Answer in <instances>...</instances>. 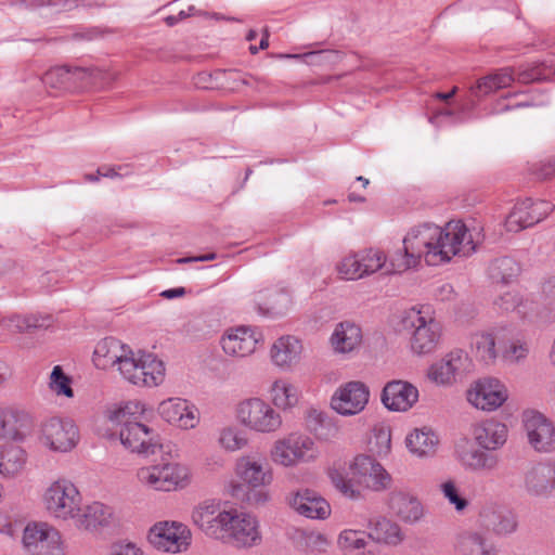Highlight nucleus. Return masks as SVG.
<instances>
[{"label": "nucleus", "mask_w": 555, "mask_h": 555, "mask_svg": "<svg viewBox=\"0 0 555 555\" xmlns=\"http://www.w3.org/2000/svg\"><path fill=\"white\" fill-rule=\"evenodd\" d=\"M22 544L27 555H66L67 546L59 530L46 522H30L23 531Z\"/></svg>", "instance_id": "8"}, {"label": "nucleus", "mask_w": 555, "mask_h": 555, "mask_svg": "<svg viewBox=\"0 0 555 555\" xmlns=\"http://www.w3.org/2000/svg\"><path fill=\"white\" fill-rule=\"evenodd\" d=\"M529 348L525 343H512L503 352V359L516 363L528 356Z\"/></svg>", "instance_id": "56"}, {"label": "nucleus", "mask_w": 555, "mask_h": 555, "mask_svg": "<svg viewBox=\"0 0 555 555\" xmlns=\"http://www.w3.org/2000/svg\"><path fill=\"white\" fill-rule=\"evenodd\" d=\"M528 443L539 453L555 451V426L547 417L537 411H526L522 415Z\"/></svg>", "instance_id": "15"}, {"label": "nucleus", "mask_w": 555, "mask_h": 555, "mask_svg": "<svg viewBox=\"0 0 555 555\" xmlns=\"http://www.w3.org/2000/svg\"><path fill=\"white\" fill-rule=\"evenodd\" d=\"M529 170L539 180L551 179L555 175V156H546L531 164Z\"/></svg>", "instance_id": "53"}, {"label": "nucleus", "mask_w": 555, "mask_h": 555, "mask_svg": "<svg viewBox=\"0 0 555 555\" xmlns=\"http://www.w3.org/2000/svg\"><path fill=\"white\" fill-rule=\"evenodd\" d=\"M219 442L224 449L236 451L245 447L247 440L241 430L234 427H228L221 430Z\"/></svg>", "instance_id": "48"}, {"label": "nucleus", "mask_w": 555, "mask_h": 555, "mask_svg": "<svg viewBox=\"0 0 555 555\" xmlns=\"http://www.w3.org/2000/svg\"><path fill=\"white\" fill-rule=\"evenodd\" d=\"M240 478L253 489L264 487L272 481L269 464L264 460L242 457L236 465Z\"/></svg>", "instance_id": "29"}, {"label": "nucleus", "mask_w": 555, "mask_h": 555, "mask_svg": "<svg viewBox=\"0 0 555 555\" xmlns=\"http://www.w3.org/2000/svg\"><path fill=\"white\" fill-rule=\"evenodd\" d=\"M361 268L364 274L369 275L382 269L386 263V256L383 251L376 249H369L360 254Z\"/></svg>", "instance_id": "49"}, {"label": "nucleus", "mask_w": 555, "mask_h": 555, "mask_svg": "<svg viewBox=\"0 0 555 555\" xmlns=\"http://www.w3.org/2000/svg\"><path fill=\"white\" fill-rule=\"evenodd\" d=\"M271 400L275 406L281 409H289L298 402L297 388L286 380H275L270 390Z\"/></svg>", "instance_id": "41"}, {"label": "nucleus", "mask_w": 555, "mask_h": 555, "mask_svg": "<svg viewBox=\"0 0 555 555\" xmlns=\"http://www.w3.org/2000/svg\"><path fill=\"white\" fill-rule=\"evenodd\" d=\"M237 418L243 425L258 433H273L282 425L281 415L259 398L241 402L237 406Z\"/></svg>", "instance_id": "10"}, {"label": "nucleus", "mask_w": 555, "mask_h": 555, "mask_svg": "<svg viewBox=\"0 0 555 555\" xmlns=\"http://www.w3.org/2000/svg\"><path fill=\"white\" fill-rule=\"evenodd\" d=\"M543 293L555 301V276L547 279L542 285Z\"/></svg>", "instance_id": "62"}, {"label": "nucleus", "mask_w": 555, "mask_h": 555, "mask_svg": "<svg viewBox=\"0 0 555 555\" xmlns=\"http://www.w3.org/2000/svg\"><path fill=\"white\" fill-rule=\"evenodd\" d=\"M418 400V389L409 382H388L382 391V402L390 411L405 412Z\"/></svg>", "instance_id": "23"}, {"label": "nucleus", "mask_w": 555, "mask_h": 555, "mask_svg": "<svg viewBox=\"0 0 555 555\" xmlns=\"http://www.w3.org/2000/svg\"><path fill=\"white\" fill-rule=\"evenodd\" d=\"M27 8H52L55 12L70 11L77 8V0H24Z\"/></svg>", "instance_id": "52"}, {"label": "nucleus", "mask_w": 555, "mask_h": 555, "mask_svg": "<svg viewBox=\"0 0 555 555\" xmlns=\"http://www.w3.org/2000/svg\"><path fill=\"white\" fill-rule=\"evenodd\" d=\"M531 205V198H526L519 203H516L513 210L508 214L505 219V228L508 232H519L526 228L531 227L529 224V207Z\"/></svg>", "instance_id": "43"}, {"label": "nucleus", "mask_w": 555, "mask_h": 555, "mask_svg": "<svg viewBox=\"0 0 555 555\" xmlns=\"http://www.w3.org/2000/svg\"><path fill=\"white\" fill-rule=\"evenodd\" d=\"M254 301L257 312L269 318L285 315L292 307V296L282 287L261 289L256 293Z\"/></svg>", "instance_id": "24"}, {"label": "nucleus", "mask_w": 555, "mask_h": 555, "mask_svg": "<svg viewBox=\"0 0 555 555\" xmlns=\"http://www.w3.org/2000/svg\"><path fill=\"white\" fill-rule=\"evenodd\" d=\"M554 73L555 67L552 63L534 64L518 72L516 77L509 67H505L480 78L477 81V85L472 88V93L477 98H481L500 89L509 87L515 80L520 83L542 81L551 78Z\"/></svg>", "instance_id": "4"}, {"label": "nucleus", "mask_w": 555, "mask_h": 555, "mask_svg": "<svg viewBox=\"0 0 555 555\" xmlns=\"http://www.w3.org/2000/svg\"><path fill=\"white\" fill-rule=\"evenodd\" d=\"M507 399L505 386L496 378H483L475 383L467 391V400L475 408L483 411H494Z\"/></svg>", "instance_id": "18"}, {"label": "nucleus", "mask_w": 555, "mask_h": 555, "mask_svg": "<svg viewBox=\"0 0 555 555\" xmlns=\"http://www.w3.org/2000/svg\"><path fill=\"white\" fill-rule=\"evenodd\" d=\"M42 500L51 517L69 520L77 517L82 496L73 481L59 478L44 490Z\"/></svg>", "instance_id": "6"}, {"label": "nucleus", "mask_w": 555, "mask_h": 555, "mask_svg": "<svg viewBox=\"0 0 555 555\" xmlns=\"http://www.w3.org/2000/svg\"><path fill=\"white\" fill-rule=\"evenodd\" d=\"M220 521L222 530L219 538L233 546L251 547L261 542L259 522L255 516L246 512L230 509V513L224 514Z\"/></svg>", "instance_id": "7"}, {"label": "nucleus", "mask_w": 555, "mask_h": 555, "mask_svg": "<svg viewBox=\"0 0 555 555\" xmlns=\"http://www.w3.org/2000/svg\"><path fill=\"white\" fill-rule=\"evenodd\" d=\"M472 350L476 358L485 364H491L496 359L495 337L492 333H476L470 338Z\"/></svg>", "instance_id": "39"}, {"label": "nucleus", "mask_w": 555, "mask_h": 555, "mask_svg": "<svg viewBox=\"0 0 555 555\" xmlns=\"http://www.w3.org/2000/svg\"><path fill=\"white\" fill-rule=\"evenodd\" d=\"M72 65H60L43 75V82L52 87H62L70 82Z\"/></svg>", "instance_id": "50"}, {"label": "nucleus", "mask_w": 555, "mask_h": 555, "mask_svg": "<svg viewBox=\"0 0 555 555\" xmlns=\"http://www.w3.org/2000/svg\"><path fill=\"white\" fill-rule=\"evenodd\" d=\"M481 517L486 527L500 535L509 534L517 528L515 515L505 507L485 509L481 513Z\"/></svg>", "instance_id": "35"}, {"label": "nucleus", "mask_w": 555, "mask_h": 555, "mask_svg": "<svg viewBox=\"0 0 555 555\" xmlns=\"http://www.w3.org/2000/svg\"><path fill=\"white\" fill-rule=\"evenodd\" d=\"M494 305L504 312L515 311L521 319L530 318L537 310V305L528 299H522L516 291H509L495 299Z\"/></svg>", "instance_id": "37"}, {"label": "nucleus", "mask_w": 555, "mask_h": 555, "mask_svg": "<svg viewBox=\"0 0 555 555\" xmlns=\"http://www.w3.org/2000/svg\"><path fill=\"white\" fill-rule=\"evenodd\" d=\"M112 555H143V552L134 544L127 543L116 545L112 552Z\"/></svg>", "instance_id": "59"}, {"label": "nucleus", "mask_w": 555, "mask_h": 555, "mask_svg": "<svg viewBox=\"0 0 555 555\" xmlns=\"http://www.w3.org/2000/svg\"><path fill=\"white\" fill-rule=\"evenodd\" d=\"M27 463L26 451L18 446H0V475L15 478L23 474Z\"/></svg>", "instance_id": "32"}, {"label": "nucleus", "mask_w": 555, "mask_h": 555, "mask_svg": "<svg viewBox=\"0 0 555 555\" xmlns=\"http://www.w3.org/2000/svg\"><path fill=\"white\" fill-rule=\"evenodd\" d=\"M370 389L360 380H351L340 385L331 398V408L343 416L361 413L369 403Z\"/></svg>", "instance_id": "14"}, {"label": "nucleus", "mask_w": 555, "mask_h": 555, "mask_svg": "<svg viewBox=\"0 0 555 555\" xmlns=\"http://www.w3.org/2000/svg\"><path fill=\"white\" fill-rule=\"evenodd\" d=\"M268 499H269L268 493L266 491H263L262 489L253 490L248 494V501L251 503H255V504H263L268 501Z\"/></svg>", "instance_id": "60"}, {"label": "nucleus", "mask_w": 555, "mask_h": 555, "mask_svg": "<svg viewBox=\"0 0 555 555\" xmlns=\"http://www.w3.org/2000/svg\"><path fill=\"white\" fill-rule=\"evenodd\" d=\"M367 533L360 530H343L337 540L339 548L349 555H359L367 545Z\"/></svg>", "instance_id": "42"}, {"label": "nucleus", "mask_w": 555, "mask_h": 555, "mask_svg": "<svg viewBox=\"0 0 555 555\" xmlns=\"http://www.w3.org/2000/svg\"><path fill=\"white\" fill-rule=\"evenodd\" d=\"M146 409L140 401H129L119 408L115 413L113 420L117 425H124L126 422L145 421Z\"/></svg>", "instance_id": "44"}, {"label": "nucleus", "mask_w": 555, "mask_h": 555, "mask_svg": "<svg viewBox=\"0 0 555 555\" xmlns=\"http://www.w3.org/2000/svg\"><path fill=\"white\" fill-rule=\"evenodd\" d=\"M438 442L439 440L437 435L427 427H423L421 429L416 428L405 438L409 451L418 457L434 455Z\"/></svg>", "instance_id": "34"}, {"label": "nucleus", "mask_w": 555, "mask_h": 555, "mask_svg": "<svg viewBox=\"0 0 555 555\" xmlns=\"http://www.w3.org/2000/svg\"><path fill=\"white\" fill-rule=\"evenodd\" d=\"M119 426L121 444L131 452L143 456L156 454L162 449L160 437L154 428L149 427L144 421L126 422Z\"/></svg>", "instance_id": "11"}, {"label": "nucleus", "mask_w": 555, "mask_h": 555, "mask_svg": "<svg viewBox=\"0 0 555 555\" xmlns=\"http://www.w3.org/2000/svg\"><path fill=\"white\" fill-rule=\"evenodd\" d=\"M300 537L306 548L311 552L324 553L330 545L327 537L321 532L301 531Z\"/></svg>", "instance_id": "51"}, {"label": "nucleus", "mask_w": 555, "mask_h": 555, "mask_svg": "<svg viewBox=\"0 0 555 555\" xmlns=\"http://www.w3.org/2000/svg\"><path fill=\"white\" fill-rule=\"evenodd\" d=\"M390 513L406 525H414L424 517L421 500L411 491L395 489L388 495Z\"/></svg>", "instance_id": "20"}, {"label": "nucleus", "mask_w": 555, "mask_h": 555, "mask_svg": "<svg viewBox=\"0 0 555 555\" xmlns=\"http://www.w3.org/2000/svg\"><path fill=\"white\" fill-rule=\"evenodd\" d=\"M230 511H221L216 500L199 503L192 512V520L207 535L219 538L222 530L221 517Z\"/></svg>", "instance_id": "28"}, {"label": "nucleus", "mask_w": 555, "mask_h": 555, "mask_svg": "<svg viewBox=\"0 0 555 555\" xmlns=\"http://www.w3.org/2000/svg\"><path fill=\"white\" fill-rule=\"evenodd\" d=\"M102 73L93 67L72 66L70 82L94 83Z\"/></svg>", "instance_id": "54"}, {"label": "nucleus", "mask_w": 555, "mask_h": 555, "mask_svg": "<svg viewBox=\"0 0 555 555\" xmlns=\"http://www.w3.org/2000/svg\"><path fill=\"white\" fill-rule=\"evenodd\" d=\"M360 254L349 255L337 264V272L343 280L353 281L363 278Z\"/></svg>", "instance_id": "45"}, {"label": "nucleus", "mask_w": 555, "mask_h": 555, "mask_svg": "<svg viewBox=\"0 0 555 555\" xmlns=\"http://www.w3.org/2000/svg\"><path fill=\"white\" fill-rule=\"evenodd\" d=\"M462 465L473 472L494 470L499 465V457L483 449H472L460 453Z\"/></svg>", "instance_id": "38"}, {"label": "nucleus", "mask_w": 555, "mask_h": 555, "mask_svg": "<svg viewBox=\"0 0 555 555\" xmlns=\"http://www.w3.org/2000/svg\"><path fill=\"white\" fill-rule=\"evenodd\" d=\"M403 246L389 256V273H401L416 267L422 257L428 266L448 262L454 256L467 257L476 250L472 234L461 220H452L443 228L424 222L410 229Z\"/></svg>", "instance_id": "1"}, {"label": "nucleus", "mask_w": 555, "mask_h": 555, "mask_svg": "<svg viewBox=\"0 0 555 555\" xmlns=\"http://www.w3.org/2000/svg\"><path fill=\"white\" fill-rule=\"evenodd\" d=\"M92 361L101 370L117 365L121 376L137 386L154 387L164 379L165 367L160 360L151 353L135 354L128 346L113 337L104 338L96 344Z\"/></svg>", "instance_id": "2"}, {"label": "nucleus", "mask_w": 555, "mask_h": 555, "mask_svg": "<svg viewBox=\"0 0 555 555\" xmlns=\"http://www.w3.org/2000/svg\"><path fill=\"white\" fill-rule=\"evenodd\" d=\"M291 506L300 515L311 519H325L331 515V506L315 491L301 489L293 494Z\"/></svg>", "instance_id": "26"}, {"label": "nucleus", "mask_w": 555, "mask_h": 555, "mask_svg": "<svg viewBox=\"0 0 555 555\" xmlns=\"http://www.w3.org/2000/svg\"><path fill=\"white\" fill-rule=\"evenodd\" d=\"M461 555H488L483 538L478 533H465L460 538Z\"/></svg>", "instance_id": "47"}, {"label": "nucleus", "mask_w": 555, "mask_h": 555, "mask_svg": "<svg viewBox=\"0 0 555 555\" xmlns=\"http://www.w3.org/2000/svg\"><path fill=\"white\" fill-rule=\"evenodd\" d=\"M349 478L340 475L333 477L335 487L351 500L362 498V489L384 491L389 488L391 476L372 456L357 455L349 466Z\"/></svg>", "instance_id": "3"}, {"label": "nucleus", "mask_w": 555, "mask_h": 555, "mask_svg": "<svg viewBox=\"0 0 555 555\" xmlns=\"http://www.w3.org/2000/svg\"><path fill=\"white\" fill-rule=\"evenodd\" d=\"M472 436L481 449L496 451L506 443L508 429L496 420H487L474 425Z\"/></svg>", "instance_id": "27"}, {"label": "nucleus", "mask_w": 555, "mask_h": 555, "mask_svg": "<svg viewBox=\"0 0 555 555\" xmlns=\"http://www.w3.org/2000/svg\"><path fill=\"white\" fill-rule=\"evenodd\" d=\"M112 516L111 508L100 502H93L87 506L80 505L77 517H74L75 524L85 529L96 528L108 524Z\"/></svg>", "instance_id": "36"}, {"label": "nucleus", "mask_w": 555, "mask_h": 555, "mask_svg": "<svg viewBox=\"0 0 555 555\" xmlns=\"http://www.w3.org/2000/svg\"><path fill=\"white\" fill-rule=\"evenodd\" d=\"M468 365L467 353L461 349H455L430 366L428 377L436 384L450 385L467 371Z\"/></svg>", "instance_id": "21"}, {"label": "nucleus", "mask_w": 555, "mask_h": 555, "mask_svg": "<svg viewBox=\"0 0 555 555\" xmlns=\"http://www.w3.org/2000/svg\"><path fill=\"white\" fill-rule=\"evenodd\" d=\"M524 489L529 496L548 499L555 494V460L531 464L524 473Z\"/></svg>", "instance_id": "16"}, {"label": "nucleus", "mask_w": 555, "mask_h": 555, "mask_svg": "<svg viewBox=\"0 0 555 555\" xmlns=\"http://www.w3.org/2000/svg\"><path fill=\"white\" fill-rule=\"evenodd\" d=\"M302 346L294 336L280 337L271 348V359L280 367H289L298 362Z\"/></svg>", "instance_id": "33"}, {"label": "nucleus", "mask_w": 555, "mask_h": 555, "mask_svg": "<svg viewBox=\"0 0 555 555\" xmlns=\"http://www.w3.org/2000/svg\"><path fill=\"white\" fill-rule=\"evenodd\" d=\"M520 272V266L512 257H501L489 266V275L494 282L509 283Z\"/></svg>", "instance_id": "40"}, {"label": "nucleus", "mask_w": 555, "mask_h": 555, "mask_svg": "<svg viewBox=\"0 0 555 555\" xmlns=\"http://www.w3.org/2000/svg\"><path fill=\"white\" fill-rule=\"evenodd\" d=\"M158 413L169 424L180 428H194L199 420L197 408L185 399L169 398L158 405Z\"/></svg>", "instance_id": "22"}, {"label": "nucleus", "mask_w": 555, "mask_h": 555, "mask_svg": "<svg viewBox=\"0 0 555 555\" xmlns=\"http://www.w3.org/2000/svg\"><path fill=\"white\" fill-rule=\"evenodd\" d=\"M139 480L158 491H171L186 485L188 470L178 464L143 467L138 472Z\"/></svg>", "instance_id": "17"}, {"label": "nucleus", "mask_w": 555, "mask_h": 555, "mask_svg": "<svg viewBox=\"0 0 555 555\" xmlns=\"http://www.w3.org/2000/svg\"><path fill=\"white\" fill-rule=\"evenodd\" d=\"M260 334L249 326L230 328L221 338L223 351L233 357H246L253 353L259 341Z\"/></svg>", "instance_id": "25"}, {"label": "nucleus", "mask_w": 555, "mask_h": 555, "mask_svg": "<svg viewBox=\"0 0 555 555\" xmlns=\"http://www.w3.org/2000/svg\"><path fill=\"white\" fill-rule=\"evenodd\" d=\"M376 439L377 440H380L382 443L384 444L383 446V449H380L378 451L379 454L384 453V454H387L389 451H390V434L389 433H386L384 430H380L378 433V435L376 436Z\"/></svg>", "instance_id": "61"}, {"label": "nucleus", "mask_w": 555, "mask_h": 555, "mask_svg": "<svg viewBox=\"0 0 555 555\" xmlns=\"http://www.w3.org/2000/svg\"><path fill=\"white\" fill-rule=\"evenodd\" d=\"M130 173L128 165L117 167H101L98 169V175L105 178H120Z\"/></svg>", "instance_id": "57"}, {"label": "nucleus", "mask_w": 555, "mask_h": 555, "mask_svg": "<svg viewBox=\"0 0 555 555\" xmlns=\"http://www.w3.org/2000/svg\"><path fill=\"white\" fill-rule=\"evenodd\" d=\"M185 294L184 287H176V288H169L164 292H162L160 296L167 299H173L178 297H182Z\"/></svg>", "instance_id": "64"}, {"label": "nucleus", "mask_w": 555, "mask_h": 555, "mask_svg": "<svg viewBox=\"0 0 555 555\" xmlns=\"http://www.w3.org/2000/svg\"><path fill=\"white\" fill-rule=\"evenodd\" d=\"M33 427V417L25 410L0 406V440L23 442Z\"/></svg>", "instance_id": "19"}, {"label": "nucleus", "mask_w": 555, "mask_h": 555, "mask_svg": "<svg viewBox=\"0 0 555 555\" xmlns=\"http://www.w3.org/2000/svg\"><path fill=\"white\" fill-rule=\"evenodd\" d=\"M533 203L538 210L537 217L534 220H543L554 209V205L544 199H537V201H533Z\"/></svg>", "instance_id": "58"}, {"label": "nucleus", "mask_w": 555, "mask_h": 555, "mask_svg": "<svg viewBox=\"0 0 555 555\" xmlns=\"http://www.w3.org/2000/svg\"><path fill=\"white\" fill-rule=\"evenodd\" d=\"M318 449L310 437L292 434L275 442L272 459L283 466H292L317 459Z\"/></svg>", "instance_id": "13"}, {"label": "nucleus", "mask_w": 555, "mask_h": 555, "mask_svg": "<svg viewBox=\"0 0 555 555\" xmlns=\"http://www.w3.org/2000/svg\"><path fill=\"white\" fill-rule=\"evenodd\" d=\"M49 387L56 396L73 398L72 379L60 365H55L50 374Z\"/></svg>", "instance_id": "46"}, {"label": "nucleus", "mask_w": 555, "mask_h": 555, "mask_svg": "<svg viewBox=\"0 0 555 555\" xmlns=\"http://www.w3.org/2000/svg\"><path fill=\"white\" fill-rule=\"evenodd\" d=\"M39 441L54 452H68L79 441V429L68 418L50 417L40 425Z\"/></svg>", "instance_id": "9"}, {"label": "nucleus", "mask_w": 555, "mask_h": 555, "mask_svg": "<svg viewBox=\"0 0 555 555\" xmlns=\"http://www.w3.org/2000/svg\"><path fill=\"white\" fill-rule=\"evenodd\" d=\"M441 491L450 504L454 505L456 511L461 512L467 506V500L460 495L459 490L453 481L443 482L441 485Z\"/></svg>", "instance_id": "55"}, {"label": "nucleus", "mask_w": 555, "mask_h": 555, "mask_svg": "<svg viewBox=\"0 0 555 555\" xmlns=\"http://www.w3.org/2000/svg\"><path fill=\"white\" fill-rule=\"evenodd\" d=\"M217 255L215 253H207L205 255L196 256V257H186L178 259L179 263H185L191 261H211L215 260Z\"/></svg>", "instance_id": "63"}, {"label": "nucleus", "mask_w": 555, "mask_h": 555, "mask_svg": "<svg viewBox=\"0 0 555 555\" xmlns=\"http://www.w3.org/2000/svg\"><path fill=\"white\" fill-rule=\"evenodd\" d=\"M369 539L389 546H398L405 538L401 527L387 517H376L369 521Z\"/></svg>", "instance_id": "31"}, {"label": "nucleus", "mask_w": 555, "mask_h": 555, "mask_svg": "<svg viewBox=\"0 0 555 555\" xmlns=\"http://www.w3.org/2000/svg\"><path fill=\"white\" fill-rule=\"evenodd\" d=\"M404 328H414L411 337V348L417 354L431 352L440 337V324L431 315L429 306L413 307L402 317Z\"/></svg>", "instance_id": "5"}, {"label": "nucleus", "mask_w": 555, "mask_h": 555, "mask_svg": "<svg viewBox=\"0 0 555 555\" xmlns=\"http://www.w3.org/2000/svg\"><path fill=\"white\" fill-rule=\"evenodd\" d=\"M362 338V330L358 324L344 321L335 326L330 341L335 352L351 353L360 348Z\"/></svg>", "instance_id": "30"}, {"label": "nucleus", "mask_w": 555, "mask_h": 555, "mask_svg": "<svg viewBox=\"0 0 555 555\" xmlns=\"http://www.w3.org/2000/svg\"><path fill=\"white\" fill-rule=\"evenodd\" d=\"M190 529L181 522L159 521L147 533V540L155 548L169 553H180L191 544Z\"/></svg>", "instance_id": "12"}]
</instances>
